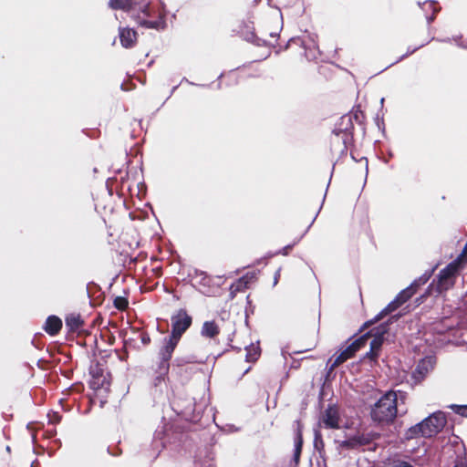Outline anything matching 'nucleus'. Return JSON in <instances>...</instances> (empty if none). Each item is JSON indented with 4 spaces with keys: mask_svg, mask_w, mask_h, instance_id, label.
<instances>
[{
    "mask_svg": "<svg viewBox=\"0 0 467 467\" xmlns=\"http://www.w3.org/2000/svg\"><path fill=\"white\" fill-rule=\"evenodd\" d=\"M398 398L393 390L386 392L370 408L369 415L379 426H388L394 422L398 414Z\"/></svg>",
    "mask_w": 467,
    "mask_h": 467,
    "instance_id": "f257e3e1",
    "label": "nucleus"
},
{
    "mask_svg": "<svg viewBox=\"0 0 467 467\" xmlns=\"http://www.w3.org/2000/svg\"><path fill=\"white\" fill-rule=\"evenodd\" d=\"M463 270L461 257L455 258L440 271L436 279L429 286V290L434 287L438 294L448 291L452 288L456 283L457 277Z\"/></svg>",
    "mask_w": 467,
    "mask_h": 467,
    "instance_id": "f03ea898",
    "label": "nucleus"
},
{
    "mask_svg": "<svg viewBox=\"0 0 467 467\" xmlns=\"http://www.w3.org/2000/svg\"><path fill=\"white\" fill-rule=\"evenodd\" d=\"M370 335L371 332H368L360 336L358 338L355 339L350 345H348L344 350H342L333 361L329 359L327 362V365L331 363L329 369L332 370L336 367L347 361L348 359L353 358L355 354L366 345Z\"/></svg>",
    "mask_w": 467,
    "mask_h": 467,
    "instance_id": "7ed1b4c3",
    "label": "nucleus"
},
{
    "mask_svg": "<svg viewBox=\"0 0 467 467\" xmlns=\"http://www.w3.org/2000/svg\"><path fill=\"white\" fill-rule=\"evenodd\" d=\"M424 438H431L438 434L446 425L445 414L441 411L434 412L420 421Z\"/></svg>",
    "mask_w": 467,
    "mask_h": 467,
    "instance_id": "20e7f679",
    "label": "nucleus"
},
{
    "mask_svg": "<svg viewBox=\"0 0 467 467\" xmlns=\"http://www.w3.org/2000/svg\"><path fill=\"white\" fill-rule=\"evenodd\" d=\"M354 124L352 121V115L345 114L339 118L333 130V133L337 136L342 137V143L344 149H347L348 144L353 140Z\"/></svg>",
    "mask_w": 467,
    "mask_h": 467,
    "instance_id": "39448f33",
    "label": "nucleus"
},
{
    "mask_svg": "<svg viewBox=\"0 0 467 467\" xmlns=\"http://www.w3.org/2000/svg\"><path fill=\"white\" fill-rule=\"evenodd\" d=\"M191 323V317H189L185 312L180 311L172 319L171 340H174L176 343L182 334L190 327Z\"/></svg>",
    "mask_w": 467,
    "mask_h": 467,
    "instance_id": "423d86ee",
    "label": "nucleus"
},
{
    "mask_svg": "<svg viewBox=\"0 0 467 467\" xmlns=\"http://www.w3.org/2000/svg\"><path fill=\"white\" fill-rule=\"evenodd\" d=\"M342 420L337 405H329L323 414V424L328 429H340Z\"/></svg>",
    "mask_w": 467,
    "mask_h": 467,
    "instance_id": "0eeeda50",
    "label": "nucleus"
},
{
    "mask_svg": "<svg viewBox=\"0 0 467 467\" xmlns=\"http://www.w3.org/2000/svg\"><path fill=\"white\" fill-rule=\"evenodd\" d=\"M388 326L389 324H381L379 327H378L375 329L370 330L371 335L369 337H373L372 340L370 341V348L372 350H376L379 353L380 348L383 344V336L388 332Z\"/></svg>",
    "mask_w": 467,
    "mask_h": 467,
    "instance_id": "6e6552de",
    "label": "nucleus"
},
{
    "mask_svg": "<svg viewBox=\"0 0 467 467\" xmlns=\"http://www.w3.org/2000/svg\"><path fill=\"white\" fill-rule=\"evenodd\" d=\"M402 304L397 299V297L394 298L390 303H389L372 320H369L366 322L362 329L368 328L373 324L379 322L383 317H385L387 315L394 312L396 309H398Z\"/></svg>",
    "mask_w": 467,
    "mask_h": 467,
    "instance_id": "1a4fd4ad",
    "label": "nucleus"
},
{
    "mask_svg": "<svg viewBox=\"0 0 467 467\" xmlns=\"http://www.w3.org/2000/svg\"><path fill=\"white\" fill-rule=\"evenodd\" d=\"M375 435L360 434L349 438L345 441V445L349 448H357L362 445H368L373 441Z\"/></svg>",
    "mask_w": 467,
    "mask_h": 467,
    "instance_id": "9d476101",
    "label": "nucleus"
},
{
    "mask_svg": "<svg viewBox=\"0 0 467 467\" xmlns=\"http://www.w3.org/2000/svg\"><path fill=\"white\" fill-rule=\"evenodd\" d=\"M120 41L123 47H130L136 41V33L129 28L120 31Z\"/></svg>",
    "mask_w": 467,
    "mask_h": 467,
    "instance_id": "9b49d317",
    "label": "nucleus"
},
{
    "mask_svg": "<svg viewBox=\"0 0 467 467\" xmlns=\"http://www.w3.org/2000/svg\"><path fill=\"white\" fill-rule=\"evenodd\" d=\"M62 327L61 320L57 317H50L47 318L45 329L47 333L54 335L57 333Z\"/></svg>",
    "mask_w": 467,
    "mask_h": 467,
    "instance_id": "f8f14e48",
    "label": "nucleus"
},
{
    "mask_svg": "<svg viewBox=\"0 0 467 467\" xmlns=\"http://www.w3.org/2000/svg\"><path fill=\"white\" fill-rule=\"evenodd\" d=\"M404 436H405L406 440H412V439H417L420 437H424V433H423V430H422L420 422L409 428L406 431Z\"/></svg>",
    "mask_w": 467,
    "mask_h": 467,
    "instance_id": "ddd939ff",
    "label": "nucleus"
},
{
    "mask_svg": "<svg viewBox=\"0 0 467 467\" xmlns=\"http://www.w3.org/2000/svg\"><path fill=\"white\" fill-rule=\"evenodd\" d=\"M417 291L418 290L410 284V285L400 291L396 297L403 305L410 300Z\"/></svg>",
    "mask_w": 467,
    "mask_h": 467,
    "instance_id": "4468645a",
    "label": "nucleus"
},
{
    "mask_svg": "<svg viewBox=\"0 0 467 467\" xmlns=\"http://www.w3.org/2000/svg\"><path fill=\"white\" fill-rule=\"evenodd\" d=\"M437 5L438 3L435 1H427L423 3V9L426 11H431V15L426 16L428 24L433 22L436 17V15L440 10Z\"/></svg>",
    "mask_w": 467,
    "mask_h": 467,
    "instance_id": "2eb2a0df",
    "label": "nucleus"
},
{
    "mask_svg": "<svg viewBox=\"0 0 467 467\" xmlns=\"http://www.w3.org/2000/svg\"><path fill=\"white\" fill-rule=\"evenodd\" d=\"M348 115H352V120L354 119L358 124L364 125L366 121V115L364 111L361 109L360 105L354 107L350 113Z\"/></svg>",
    "mask_w": 467,
    "mask_h": 467,
    "instance_id": "dca6fc26",
    "label": "nucleus"
},
{
    "mask_svg": "<svg viewBox=\"0 0 467 467\" xmlns=\"http://www.w3.org/2000/svg\"><path fill=\"white\" fill-rule=\"evenodd\" d=\"M218 327L213 322H205L202 327V333L203 336L213 337L218 334Z\"/></svg>",
    "mask_w": 467,
    "mask_h": 467,
    "instance_id": "f3484780",
    "label": "nucleus"
},
{
    "mask_svg": "<svg viewBox=\"0 0 467 467\" xmlns=\"http://www.w3.org/2000/svg\"><path fill=\"white\" fill-rule=\"evenodd\" d=\"M433 270L431 272H425L421 276H420L418 279L414 280L411 285L418 290L419 287L425 285L430 278L431 277Z\"/></svg>",
    "mask_w": 467,
    "mask_h": 467,
    "instance_id": "a211bd4d",
    "label": "nucleus"
},
{
    "mask_svg": "<svg viewBox=\"0 0 467 467\" xmlns=\"http://www.w3.org/2000/svg\"><path fill=\"white\" fill-rule=\"evenodd\" d=\"M114 306L119 309V310H123L127 307L128 306V301L125 297H122V296H118L115 298L114 300Z\"/></svg>",
    "mask_w": 467,
    "mask_h": 467,
    "instance_id": "6ab92c4d",
    "label": "nucleus"
},
{
    "mask_svg": "<svg viewBox=\"0 0 467 467\" xmlns=\"http://www.w3.org/2000/svg\"><path fill=\"white\" fill-rule=\"evenodd\" d=\"M67 324L71 328H78L81 325V320L78 317H70L67 319Z\"/></svg>",
    "mask_w": 467,
    "mask_h": 467,
    "instance_id": "aec40b11",
    "label": "nucleus"
},
{
    "mask_svg": "<svg viewBox=\"0 0 467 467\" xmlns=\"http://www.w3.org/2000/svg\"><path fill=\"white\" fill-rule=\"evenodd\" d=\"M452 409L455 413L462 417H467V405H454Z\"/></svg>",
    "mask_w": 467,
    "mask_h": 467,
    "instance_id": "412c9836",
    "label": "nucleus"
},
{
    "mask_svg": "<svg viewBox=\"0 0 467 467\" xmlns=\"http://www.w3.org/2000/svg\"><path fill=\"white\" fill-rule=\"evenodd\" d=\"M110 5L113 8H127L129 5L121 0H111Z\"/></svg>",
    "mask_w": 467,
    "mask_h": 467,
    "instance_id": "4be33fe9",
    "label": "nucleus"
},
{
    "mask_svg": "<svg viewBox=\"0 0 467 467\" xmlns=\"http://www.w3.org/2000/svg\"><path fill=\"white\" fill-rule=\"evenodd\" d=\"M462 259V268L464 269L466 264H467V243L465 244L462 253L456 257Z\"/></svg>",
    "mask_w": 467,
    "mask_h": 467,
    "instance_id": "5701e85b",
    "label": "nucleus"
},
{
    "mask_svg": "<svg viewBox=\"0 0 467 467\" xmlns=\"http://www.w3.org/2000/svg\"><path fill=\"white\" fill-rule=\"evenodd\" d=\"M390 467H413L410 462L402 461V460H396L393 461Z\"/></svg>",
    "mask_w": 467,
    "mask_h": 467,
    "instance_id": "b1692460",
    "label": "nucleus"
},
{
    "mask_svg": "<svg viewBox=\"0 0 467 467\" xmlns=\"http://www.w3.org/2000/svg\"><path fill=\"white\" fill-rule=\"evenodd\" d=\"M301 445H302V439L300 436L297 437L296 444V452H295V458L297 461L301 452Z\"/></svg>",
    "mask_w": 467,
    "mask_h": 467,
    "instance_id": "393cba45",
    "label": "nucleus"
},
{
    "mask_svg": "<svg viewBox=\"0 0 467 467\" xmlns=\"http://www.w3.org/2000/svg\"><path fill=\"white\" fill-rule=\"evenodd\" d=\"M379 353L376 350H372L371 348L369 349V351L367 353V357L370 359V360H376L378 358H379Z\"/></svg>",
    "mask_w": 467,
    "mask_h": 467,
    "instance_id": "a878e982",
    "label": "nucleus"
},
{
    "mask_svg": "<svg viewBox=\"0 0 467 467\" xmlns=\"http://www.w3.org/2000/svg\"><path fill=\"white\" fill-rule=\"evenodd\" d=\"M454 467H467V463L464 460L461 458L455 462Z\"/></svg>",
    "mask_w": 467,
    "mask_h": 467,
    "instance_id": "bb28decb",
    "label": "nucleus"
},
{
    "mask_svg": "<svg viewBox=\"0 0 467 467\" xmlns=\"http://www.w3.org/2000/svg\"><path fill=\"white\" fill-rule=\"evenodd\" d=\"M258 355H259V354L257 353V351H255V352H254V359H256V358H257V357H258Z\"/></svg>",
    "mask_w": 467,
    "mask_h": 467,
    "instance_id": "cd10ccee",
    "label": "nucleus"
},
{
    "mask_svg": "<svg viewBox=\"0 0 467 467\" xmlns=\"http://www.w3.org/2000/svg\"><path fill=\"white\" fill-rule=\"evenodd\" d=\"M420 367H421V364H419V365H418V368H417V369H418L419 371H420Z\"/></svg>",
    "mask_w": 467,
    "mask_h": 467,
    "instance_id": "c85d7f7f",
    "label": "nucleus"
},
{
    "mask_svg": "<svg viewBox=\"0 0 467 467\" xmlns=\"http://www.w3.org/2000/svg\"><path fill=\"white\" fill-rule=\"evenodd\" d=\"M322 395H323V396L325 395V391H324V390H323V392H322Z\"/></svg>",
    "mask_w": 467,
    "mask_h": 467,
    "instance_id": "c756f323",
    "label": "nucleus"
}]
</instances>
